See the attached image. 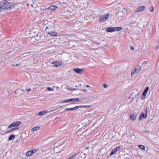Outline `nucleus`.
Here are the masks:
<instances>
[{
    "instance_id": "obj_4",
    "label": "nucleus",
    "mask_w": 159,
    "mask_h": 159,
    "mask_svg": "<svg viewBox=\"0 0 159 159\" xmlns=\"http://www.w3.org/2000/svg\"><path fill=\"white\" fill-rule=\"evenodd\" d=\"M109 15V14L108 13L104 16H101L99 19L100 22L102 23L108 19Z\"/></svg>"
},
{
    "instance_id": "obj_35",
    "label": "nucleus",
    "mask_w": 159,
    "mask_h": 159,
    "mask_svg": "<svg viewBox=\"0 0 159 159\" xmlns=\"http://www.w3.org/2000/svg\"><path fill=\"white\" fill-rule=\"evenodd\" d=\"M103 86L104 88H107L108 87V86L106 84H104L103 85Z\"/></svg>"
},
{
    "instance_id": "obj_6",
    "label": "nucleus",
    "mask_w": 159,
    "mask_h": 159,
    "mask_svg": "<svg viewBox=\"0 0 159 159\" xmlns=\"http://www.w3.org/2000/svg\"><path fill=\"white\" fill-rule=\"evenodd\" d=\"M21 123L20 121H16L10 125L8 127V129H10L12 127H17Z\"/></svg>"
},
{
    "instance_id": "obj_15",
    "label": "nucleus",
    "mask_w": 159,
    "mask_h": 159,
    "mask_svg": "<svg viewBox=\"0 0 159 159\" xmlns=\"http://www.w3.org/2000/svg\"><path fill=\"white\" fill-rule=\"evenodd\" d=\"M69 99L70 102H79V99L78 98H71Z\"/></svg>"
},
{
    "instance_id": "obj_34",
    "label": "nucleus",
    "mask_w": 159,
    "mask_h": 159,
    "mask_svg": "<svg viewBox=\"0 0 159 159\" xmlns=\"http://www.w3.org/2000/svg\"><path fill=\"white\" fill-rule=\"evenodd\" d=\"M26 91L27 92H29V91H30L31 90V89L30 88H29L28 87H26Z\"/></svg>"
},
{
    "instance_id": "obj_48",
    "label": "nucleus",
    "mask_w": 159,
    "mask_h": 159,
    "mask_svg": "<svg viewBox=\"0 0 159 159\" xmlns=\"http://www.w3.org/2000/svg\"><path fill=\"white\" fill-rule=\"evenodd\" d=\"M132 16H133H133H134V15H133V14H132Z\"/></svg>"
},
{
    "instance_id": "obj_9",
    "label": "nucleus",
    "mask_w": 159,
    "mask_h": 159,
    "mask_svg": "<svg viewBox=\"0 0 159 159\" xmlns=\"http://www.w3.org/2000/svg\"><path fill=\"white\" fill-rule=\"evenodd\" d=\"M145 8V7L144 6H141L138 7L136 9L135 11V13L134 14H135L136 12H138L139 11H141L144 10Z\"/></svg>"
},
{
    "instance_id": "obj_46",
    "label": "nucleus",
    "mask_w": 159,
    "mask_h": 159,
    "mask_svg": "<svg viewBox=\"0 0 159 159\" xmlns=\"http://www.w3.org/2000/svg\"><path fill=\"white\" fill-rule=\"evenodd\" d=\"M26 5H27V6H28L29 5V4H28V3H27L26 4Z\"/></svg>"
},
{
    "instance_id": "obj_8",
    "label": "nucleus",
    "mask_w": 159,
    "mask_h": 159,
    "mask_svg": "<svg viewBox=\"0 0 159 159\" xmlns=\"http://www.w3.org/2000/svg\"><path fill=\"white\" fill-rule=\"evenodd\" d=\"M57 8V7L55 5H51L48 7L45 8V10L46 11H52L56 10Z\"/></svg>"
},
{
    "instance_id": "obj_20",
    "label": "nucleus",
    "mask_w": 159,
    "mask_h": 159,
    "mask_svg": "<svg viewBox=\"0 0 159 159\" xmlns=\"http://www.w3.org/2000/svg\"><path fill=\"white\" fill-rule=\"evenodd\" d=\"M148 89L149 87H146L144 90L143 94L146 95L147 93L148 90Z\"/></svg>"
},
{
    "instance_id": "obj_17",
    "label": "nucleus",
    "mask_w": 159,
    "mask_h": 159,
    "mask_svg": "<svg viewBox=\"0 0 159 159\" xmlns=\"http://www.w3.org/2000/svg\"><path fill=\"white\" fill-rule=\"evenodd\" d=\"M48 111L47 110H44L42 111H40L39 112L38 114V115L39 116H41L43 115L46 114L47 113H48Z\"/></svg>"
},
{
    "instance_id": "obj_1",
    "label": "nucleus",
    "mask_w": 159,
    "mask_h": 159,
    "mask_svg": "<svg viewBox=\"0 0 159 159\" xmlns=\"http://www.w3.org/2000/svg\"><path fill=\"white\" fill-rule=\"evenodd\" d=\"M13 6L12 3L9 2L7 1H2L0 2V9H8Z\"/></svg>"
},
{
    "instance_id": "obj_29",
    "label": "nucleus",
    "mask_w": 159,
    "mask_h": 159,
    "mask_svg": "<svg viewBox=\"0 0 159 159\" xmlns=\"http://www.w3.org/2000/svg\"><path fill=\"white\" fill-rule=\"evenodd\" d=\"M86 99V98H81L80 99H79V102H84Z\"/></svg>"
},
{
    "instance_id": "obj_5",
    "label": "nucleus",
    "mask_w": 159,
    "mask_h": 159,
    "mask_svg": "<svg viewBox=\"0 0 159 159\" xmlns=\"http://www.w3.org/2000/svg\"><path fill=\"white\" fill-rule=\"evenodd\" d=\"M141 68L140 66H137L135 69L134 70H132L131 73V76H132L135 74H137L140 71Z\"/></svg>"
},
{
    "instance_id": "obj_22",
    "label": "nucleus",
    "mask_w": 159,
    "mask_h": 159,
    "mask_svg": "<svg viewBox=\"0 0 159 159\" xmlns=\"http://www.w3.org/2000/svg\"><path fill=\"white\" fill-rule=\"evenodd\" d=\"M15 137V135H13V134L11 135L8 138V140H11L13 139H14V138Z\"/></svg>"
},
{
    "instance_id": "obj_42",
    "label": "nucleus",
    "mask_w": 159,
    "mask_h": 159,
    "mask_svg": "<svg viewBox=\"0 0 159 159\" xmlns=\"http://www.w3.org/2000/svg\"><path fill=\"white\" fill-rule=\"evenodd\" d=\"M48 29V27L47 26H46V28L45 29V30H46Z\"/></svg>"
},
{
    "instance_id": "obj_28",
    "label": "nucleus",
    "mask_w": 159,
    "mask_h": 159,
    "mask_svg": "<svg viewBox=\"0 0 159 159\" xmlns=\"http://www.w3.org/2000/svg\"><path fill=\"white\" fill-rule=\"evenodd\" d=\"M149 10L150 12H152L154 11V7H152L149 8Z\"/></svg>"
},
{
    "instance_id": "obj_27",
    "label": "nucleus",
    "mask_w": 159,
    "mask_h": 159,
    "mask_svg": "<svg viewBox=\"0 0 159 159\" xmlns=\"http://www.w3.org/2000/svg\"><path fill=\"white\" fill-rule=\"evenodd\" d=\"M76 154H74V155H72V156H71V157H69L67 159H72L74 157L76 156Z\"/></svg>"
},
{
    "instance_id": "obj_3",
    "label": "nucleus",
    "mask_w": 159,
    "mask_h": 159,
    "mask_svg": "<svg viewBox=\"0 0 159 159\" xmlns=\"http://www.w3.org/2000/svg\"><path fill=\"white\" fill-rule=\"evenodd\" d=\"M90 107V106H77L72 108H66L64 111H72L74 110H76L79 108H86V107Z\"/></svg>"
},
{
    "instance_id": "obj_25",
    "label": "nucleus",
    "mask_w": 159,
    "mask_h": 159,
    "mask_svg": "<svg viewBox=\"0 0 159 159\" xmlns=\"http://www.w3.org/2000/svg\"><path fill=\"white\" fill-rule=\"evenodd\" d=\"M18 129V128H12L10 130L8 131H7V132H6V133H9V132H10L13 131V130H14L16 129Z\"/></svg>"
},
{
    "instance_id": "obj_38",
    "label": "nucleus",
    "mask_w": 159,
    "mask_h": 159,
    "mask_svg": "<svg viewBox=\"0 0 159 159\" xmlns=\"http://www.w3.org/2000/svg\"><path fill=\"white\" fill-rule=\"evenodd\" d=\"M158 48H159V42L158 45L157 46V49H158Z\"/></svg>"
},
{
    "instance_id": "obj_37",
    "label": "nucleus",
    "mask_w": 159,
    "mask_h": 159,
    "mask_svg": "<svg viewBox=\"0 0 159 159\" xmlns=\"http://www.w3.org/2000/svg\"><path fill=\"white\" fill-rule=\"evenodd\" d=\"M82 91H83L84 92H86L87 91V90L85 89H82Z\"/></svg>"
},
{
    "instance_id": "obj_32",
    "label": "nucleus",
    "mask_w": 159,
    "mask_h": 159,
    "mask_svg": "<svg viewBox=\"0 0 159 159\" xmlns=\"http://www.w3.org/2000/svg\"><path fill=\"white\" fill-rule=\"evenodd\" d=\"M146 96V95L143 94L142 96L141 97L142 99L143 100L145 98Z\"/></svg>"
},
{
    "instance_id": "obj_43",
    "label": "nucleus",
    "mask_w": 159,
    "mask_h": 159,
    "mask_svg": "<svg viewBox=\"0 0 159 159\" xmlns=\"http://www.w3.org/2000/svg\"><path fill=\"white\" fill-rule=\"evenodd\" d=\"M19 94L20 95H22V93H19Z\"/></svg>"
},
{
    "instance_id": "obj_18",
    "label": "nucleus",
    "mask_w": 159,
    "mask_h": 159,
    "mask_svg": "<svg viewBox=\"0 0 159 159\" xmlns=\"http://www.w3.org/2000/svg\"><path fill=\"white\" fill-rule=\"evenodd\" d=\"M39 126H35L31 129V132H34L35 131L39 129Z\"/></svg>"
},
{
    "instance_id": "obj_13",
    "label": "nucleus",
    "mask_w": 159,
    "mask_h": 159,
    "mask_svg": "<svg viewBox=\"0 0 159 159\" xmlns=\"http://www.w3.org/2000/svg\"><path fill=\"white\" fill-rule=\"evenodd\" d=\"M120 149V146H118L116 148H114L111 152L110 153V155L111 156L113 155L114 153H115L116 151H119Z\"/></svg>"
},
{
    "instance_id": "obj_40",
    "label": "nucleus",
    "mask_w": 159,
    "mask_h": 159,
    "mask_svg": "<svg viewBox=\"0 0 159 159\" xmlns=\"http://www.w3.org/2000/svg\"><path fill=\"white\" fill-rule=\"evenodd\" d=\"M89 148V147H87L86 148H85V149H88Z\"/></svg>"
},
{
    "instance_id": "obj_45",
    "label": "nucleus",
    "mask_w": 159,
    "mask_h": 159,
    "mask_svg": "<svg viewBox=\"0 0 159 159\" xmlns=\"http://www.w3.org/2000/svg\"><path fill=\"white\" fill-rule=\"evenodd\" d=\"M95 50V49H94L93 48H91V49H90V50Z\"/></svg>"
},
{
    "instance_id": "obj_14",
    "label": "nucleus",
    "mask_w": 159,
    "mask_h": 159,
    "mask_svg": "<svg viewBox=\"0 0 159 159\" xmlns=\"http://www.w3.org/2000/svg\"><path fill=\"white\" fill-rule=\"evenodd\" d=\"M52 64L53 65V66L55 67H59L62 65V62L58 61H54L52 63Z\"/></svg>"
},
{
    "instance_id": "obj_41",
    "label": "nucleus",
    "mask_w": 159,
    "mask_h": 159,
    "mask_svg": "<svg viewBox=\"0 0 159 159\" xmlns=\"http://www.w3.org/2000/svg\"><path fill=\"white\" fill-rule=\"evenodd\" d=\"M134 98H135L134 97H133L132 98H131V100H133Z\"/></svg>"
},
{
    "instance_id": "obj_19",
    "label": "nucleus",
    "mask_w": 159,
    "mask_h": 159,
    "mask_svg": "<svg viewBox=\"0 0 159 159\" xmlns=\"http://www.w3.org/2000/svg\"><path fill=\"white\" fill-rule=\"evenodd\" d=\"M32 155L31 150L27 152L26 154V156L27 157H30Z\"/></svg>"
},
{
    "instance_id": "obj_10",
    "label": "nucleus",
    "mask_w": 159,
    "mask_h": 159,
    "mask_svg": "<svg viewBox=\"0 0 159 159\" xmlns=\"http://www.w3.org/2000/svg\"><path fill=\"white\" fill-rule=\"evenodd\" d=\"M83 69H80V68H75L73 69V70L74 71H75V72L78 74H82L83 73Z\"/></svg>"
},
{
    "instance_id": "obj_7",
    "label": "nucleus",
    "mask_w": 159,
    "mask_h": 159,
    "mask_svg": "<svg viewBox=\"0 0 159 159\" xmlns=\"http://www.w3.org/2000/svg\"><path fill=\"white\" fill-rule=\"evenodd\" d=\"M63 148L64 145L63 144H61L55 147L54 148V151L56 153H57L62 150Z\"/></svg>"
},
{
    "instance_id": "obj_12",
    "label": "nucleus",
    "mask_w": 159,
    "mask_h": 159,
    "mask_svg": "<svg viewBox=\"0 0 159 159\" xmlns=\"http://www.w3.org/2000/svg\"><path fill=\"white\" fill-rule=\"evenodd\" d=\"M145 111H146V113L145 114H144V113L143 112H142L141 113V115L139 117V120H142V119H145L147 117V111L146 110Z\"/></svg>"
},
{
    "instance_id": "obj_39",
    "label": "nucleus",
    "mask_w": 159,
    "mask_h": 159,
    "mask_svg": "<svg viewBox=\"0 0 159 159\" xmlns=\"http://www.w3.org/2000/svg\"><path fill=\"white\" fill-rule=\"evenodd\" d=\"M86 86L87 87H90V85H86Z\"/></svg>"
},
{
    "instance_id": "obj_24",
    "label": "nucleus",
    "mask_w": 159,
    "mask_h": 159,
    "mask_svg": "<svg viewBox=\"0 0 159 159\" xmlns=\"http://www.w3.org/2000/svg\"><path fill=\"white\" fill-rule=\"evenodd\" d=\"M66 88L68 89V90H70L71 91H73L76 90V89H72V88H71V87H70L69 86H68Z\"/></svg>"
},
{
    "instance_id": "obj_36",
    "label": "nucleus",
    "mask_w": 159,
    "mask_h": 159,
    "mask_svg": "<svg viewBox=\"0 0 159 159\" xmlns=\"http://www.w3.org/2000/svg\"><path fill=\"white\" fill-rule=\"evenodd\" d=\"M130 49L132 50H133L134 49V48L133 46H130Z\"/></svg>"
},
{
    "instance_id": "obj_21",
    "label": "nucleus",
    "mask_w": 159,
    "mask_h": 159,
    "mask_svg": "<svg viewBox=\"0 0 159 159\" xmlns=\"http://www.w3.org/2000/svg\"><path fill=\"white\" fill-rule=\"evenodd\" d=\"M139 94V93L137 91V93L135 94L134 93L132 94V95L133 97H134L135 98L137 97Z\"/></svg>"
},
{
    "instance_id": "obj_49",
    "label": "nucleus",
    "mask_w": 159,
    "mask_h": 159,
    "mask_svg": "<svg viewBox=\"0 0 159 159\" xmlns=\"http://www.w3.org/2000/svg\"><path fill=\"white\" fill-rule=\"evenodd\" d=\"M56 88H57V89H58L59 88L58 86H57Z\"/></svg>"
},
{
    "instance_id": "obj_30",
    "label": "nucleus",
    "mask_w": 159,
    "mask_h": 159,
    "mask_svg": "<svg viewBox=\"0 0 159 159\" xmlns=\"http://www.w3.org/2000/svg\"><path fill=\"white\" fill-rule=\"evenodd\" d=\"M37 151V149H34L31 150V152H32V154H33V153H35Z\"/></svg>"
},
{
    "instance_id": "obj_54",
    "label": "nucleus",
    "mask_w": 159,
    "mask_h": 159,
    "mask_svg": "<svg viewBox=\"0 0 159 159\" xmlns=\"http://www.w3.org/2000/svg\"><path fill=\"white\" fill-rule=\"evenodd\" d=\"M138 23L139 24V22H138Z\"/></svg>"
},
{
    "instance_id": "obj_2",
    "label": "nucleus",
    "mask_w": 159,
    "mask_h": 159,
    "mask_svg": "<svg viewBox=\"0 0 159 159\" xmlns=\"http://www.w3.org/2000/svg\"><path fill=\"white\" fill-rule=\"evenodd\" d=\"M122 29L121 27H108L107 28L106 31L108 32H112L116 31H120Z\"/></svg>"
},
{
    "instance_id": "obj_26",
    "label": "nucleus",
    "mask_w": 159,
    "mask_h": 159,
    "mask_svg": "<svg viewBox=\"0 0 159 159\" xmlns=\"http://www.w3.org/2000/svg\"><path fill=\"white\" fill-rule=\"evenodd\" d=\"M47 90L49 91H53L54 90L52 88L50 87H47Z\"/></svg>"
},
{
    "instance_id": "obj_44",
    "label": "nucleus",
    "mask_w": 159,
    "mask_h": 159,
    "mask_svg": "<svg viewBox=\"0 0 159 159\" xmlns=\"http://www.w3.org/2000/svg\"><path fill=\"white\" fill-rule=\"evenodd\" d=\"M16 66H18L19 65V64H16Z\"/></svg>"
},
{
    "instance_id": "obj_31",
    "label": "nucleus",
    "mask_w": 159,
    "mask_h": 159,
    "mask_svg": "<svg viewBox=\"0 0 159 159\" xmlns=\"http://www.w3.org/2000/svg\"><path fill=\"white\" fill-rule=\"evenodd\" d=\"M63 102H70V99H68L67 100H65L62 101Z\"/></svg>"
},
{
    "instance_id": "obj_52",
    "label": "nucleus",
    "mask_w": 159,
    "mask_h": 159,
    "mask_svg": "<svg viewBox=\"0 0 159 159\" xmlns=\"http://www.w3.org/2000/svg\"><path fill=\"white\" fill-rule=\"evenodd\" d=\"M75 87H77L78 86H77V85H76V86H75Z\"/></svg>"
},
{
    "instance_id": "obj_11",
    "label": "nucleus",
    "mask_w": 159,
    "mask_h": 159,
    "mask_svg": "<svg viewBox=\"0 0 159 159\" xmlns=\"http://www.w3.org/2000/svg\"><path fill=\"white\" fill-rule=\"evenodd\" d=\"M136 114L135 113H134L130 114L129 118L131 120L134 121L136 119Z\"/></svg>"
},
{
    "instance_id": "obj_33",
    "label": "nucleus",
    "mask_w": 159,
    "mask_h": 159,
    "mask_svg": "<svg viewBox=\"0 0 159 159\" xmlns=\"http://www.w3.org/2000/svg\"><path fill=\"white\" fill-rule=\"evenodd\" d=\"M29 52L27 53H24V54H22V56L23 57H25V56H27V55L26 54H29Z\"/></svg>"
},
{
    "instance_id": "obj_47",
    "label": "nucleus",
    "mask_w": 159,
    "mask_h": 159,
    "mask_svg": "<svg viewBox=\"0 0 159 159\" xmlns=\"http://www.w3.org/2000/svg\"><path fill=\"white\" fill-rule=\"evenodd\" d=\"M14 93H15L16 94V93H17V92H16V91H15V92H14Z\"/></svg>"
},
{
    "instance_id": "obj_53",
    "label": "nucleus",
    "mask_w": 159,
    "mask_h": 159,
    "mask_svg": "<svg viewBox=\"0 0 159 159\" xmlns=\"http://www.w3.org/2000/svg\"><path fill=\"white\" fill-rule=\"evenodd\" d=\"M11 65L12 66H14V65L12 64Z\"/></svg>"
},
{
    "instance_id": "obj_51",
    "label": "nucleus",
    "mask_w": 159,
    "mask_h": 159,
    "mask_svg": "<svg viewBox=\"0 0 159 159\" xmlns=\"http://www.w3.org/2000/svg\"><path fill=\"white\" fill-rule=\"evenodd\" d=\"M21 91H23V89H21Z\"/></svg>"
},
{
    "instance_id": "obj_50",
    "label": "nucleus",
    "mask_w": 159,
    "mask_h": 159,
    "mask_svg": "<svg viewBox=\"0 0 159 159\" xmlns=\"http://www.w3.org/2000/svg\"><path fill=\"white\" fill-rule=\"evenodd\" d=\"M31 7H33V5L32 4H31Z\"/></svg>"
},
{
    "instance_id": "obj_23",
    "label": "nucleus",
    "mask_w": 159,
    "mask_h": 159,
    "mask_svg": "<svg viewBox=\"0 0 159 159\" xmlns=\"http://www.w3.org/2000/svg\"><path fill=\"white\" fill-rule=\"evenodd\" d=\"M141 149L144 150L145 149V146L143 145H140L138 146Z\"/></svg>"
},
{
    "instance_id": "obj_16",
    "label": "nucleus",
    "mask_w": 159,
    "mask_h": 159,
    "mask_svg": "<svg viewBox=\"0 0 159 159\" xmlns=\"http://www.w3.org/2000/svg\"><path fill=\"white\" fill-rule=\"evenodd\" d=\"M48 34L52 36H57V33L55 32L51 31L48 33Z\"/></svg>"
}]
</instances>
